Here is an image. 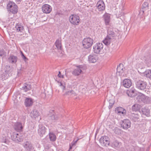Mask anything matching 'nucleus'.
Segmentation results:
<instances>
[{
    "mask_svg": "<svg viewBox=\"0 0 151 151\" xmlns=\"http://www.w3.org/2000/svg\"><path fill=\"white\" fill-rule=\"evenodd\" d=\"M8 11H10L13 14H17L18 12V7L17 5L14 2L9 1L7 5Z\"/></svg>",
    "mask_w": 151,
    "mask_h": 151,
    "instance_id": "1",
    "label": "nucleus"
},
{
    "mask_svg": "<svg viewBox=\"0 0 151 151\" xmlns=\"http://www.w3.org/2000/svg\"><path fill=\"white\" fill-rule=\"evenodd\" d=\"M12 140L17 143L22 142L23 140V137L22 134L19 133L13 132L11 135Z\"/></svg>",
    "mask_w": 151,
    "mask_h": 151,
    "instance_id": "2",
    "label": "nucleus"
},
{
    "mask_svg": "<svg viewBox=\"0 0 151 151\" xmlns=\"http://www.w3.org/2000/svg\"><path fill=\"white\" fill-rule=\"evenodd\" d=\"M103 44L102 43H97L93 47V51L96 54H101L103 51Z\"/></svg>",
    "mask_w": 151,
    "mask_h": 151,
    "instance_id": "3",
    "label": "nucleus"
},
{
    "mask_svg": "<svg viewBox=\"0 0 151 151\" xmlns=\"http://www.w3.org/2000/svg\"><path fill=\"white\" fill-rule=\"evenodd\" d=\"M93 42V40L90 37L84 38L82 41L83 45L84 48H88L91 46Z\"/></svg>",
    "mask_w": 151,
    "mask_h": 151,
    "instance_id": "4",
    "label": "nucleus"
},
{
    "mask_svg": "<svg viewBox=\"0 0 151 151\" xmlns=\"http://www.w3.org/2000/svg\"><path fill=\"white\" fill-rule=\"evenodd\" d=\"M136 87L138 89L143 90L146 88L147 83L145 81L142 80L136 81L135 82Z\"/></svg>",
    "mask_w": 151,
    "mask_h": 151,
    "instance_id": "5",
    "label": "nucleus"
},
{
    "mask_svg": "<svg viewBox=\"0 0 151 151\" xmlns=\"http://www.w3.org/2000/svg\"><path fill=\"white\" fill-rule=\"evenodd\" d=\"M76 67L77 68L75 69L72 72V74L76 76L79 75L82 70H85L86 68L85 66L82 65H77Z\"/></svg>",
    "mask_w": 151,
    "mask_h": 151,
    "instance_id": "6",
    "label": "nucleus"
},
{
    "mask_svg": "<svg viewBox=\"0 0 151 151\" xmlns=\"http://www.w3.org/2000/svg\"><path fill=\"white\" fill-rule=\"evenodd\" d=\"M109 139L107 136H102L99 139L100 143L103 146L108 147L110 144Z\"/></svg>",
    "mask_w": 151,
    "mask_h": 151,
    "instance_id": "7",
    "label": "nucleus"
},
{
    "mask_svg": "<svg viewBox=\"0 0 151 151\" xmlns=\"http://www.w3.org/2000/svg\"><path fill=\"white\" fill-rule=\"evenodd\" d=\"M69 21L72 24L77 25L80 22V18L76 14L72 15L70 17Z\"/></svg>",
    "mask_w": 151,
    "mask_h": 151,
    "instance_id": "8",
    "label": "nucleus"
},
{
    "mask_svg": "<svg viewBox=\"0 0 151 151\" xmlns=\"http://www.w3.org/2000/svg\"><path fill=\"white\" fill-rule=\"evenodd\" d=\"M23 146L26 151H31L34 149L32 144L29 141H26L23 144Z\"/></svg>",
    "mask_w": 151,
    "mask_h": 151,
    "instance_id": "9",
    "label": "nucleus"
},
{
    "mask_svg": "<svg viewBox=\"0 0 151 151\" xmlns=\"http://www.w3.org/2000/svg\"><path fill=\"white\" fill-rule=\"evenodd\" d=\"M116 32L115 29L114 28H109L107 30V36L112 39L114 38L117 36Z\"/></svg>",
    "mask_w": 151,
    "mask_h": 151,
    "instance_id": "10",
    "label": "nucleus"
},
{
    "mask_svg": "<svg viewBox=\"0 0 151 151\" xmlns=\"http://www.w3.org/2000/svg\"><path fill=\"white\" fill-rule=\"evenodd\" d=\"M121 127L124 129H127L131 127V122L129 119L123 120L121 124Z\"/></svg>",
    "mask_w": 151,
    "mask_h": 151,
    "instance_id": "11",
    "label": "nucleus"
},
{
    "mask_svg": "<svg viewBox=\"0 0 151 151\" xmlns=\"http://www.w3.org/2000/svg\"><path fill=\"white\" fill-rule=\"evenodd\" d=\"M96 6L99 11L102 12L105 9V5L104 1H99L96 4Z\"/></svg>",
    "mask_w": 151,
    "mask_h": 151,
    "instance_id": "12",
    "label": "nucleus"
},
{
    "mask_svg": "<svg viewBox=\"0 0 151 151\" xmlns=\"http://www.w3.org/2000/svg\"><path fill=\"white\" fill-rule=\"evenodd\" d=\"M126 93L128 96L133 98L137 95V92L136 90L134 88L127 90L126 91Z\"/></svg>",
    "mask_w": 151,
    "mask_h": 151,
    "instance_id": "13",
    "label": "nucleus"
},
{
    "mask_svg": "<svg viewBox=\"0 0 151 151\" xmlns=\"http://www.w3.org/2000/svg\"><path fill=\"white\" fill-rule=\"evenodd\" d=\"M42 10L43 13L48 14L52 11V8L50 5L45 4L43 5L42 7Z\"/></svg>",
    "mask_w": 151,
    "mask_h": 151,
    "instance_id": "14",
    "label": "nucleus"
},
{
    "mask_svg": "<svg viewBox=\"0 0 151 151\" xmlns=\"http://www.w3.org/2000/svg\"><path fill=\"white\" fill-rule=\"evenodd\" d=\"M46 132L45 127L42 124L39 125V129H38V132L40 137H42L45 134Z\"/></svg>",
    "mask_w": 151,
    "mask_h": 151,
    "instance_id": "15",
    "label": "nucleus"
},
{
    "mask_svg": "<svg viewBox=\"0 0 151 151\" xmlns=\"http://www.w3.org/2000/svg\"><path fill=\"white\" fill-rule=\"evenodd\" d=\"M149 9L148 4L147 2H145L142 6L139 12V13L143 15L144 12Z\"/></svg>",
    "mask_w": 151,
    "mask_h": 151,
    "instance_id": "16",
    "label": "nucleus"
},
{
    "mask_svg": "<svg viewBox=\"0 0 151 151\" xmlns=\"http://www.w3.org/2000/svg\"><path fill=\"white\" fill-rule=\"evenodd\" d=\"M125 68L122 64H120L118 66L116 69L117 74L119 76H121L125 70Z\"/></svg>",
    "mask_w": 151,
    "mask_h": 151,
    "instance_id": "17",
    "label": "nucleus"
},
{
    "mask_svg": "<svg viewBox=\"0 0 151 151\" xmlns=\"http://www.w3.org/2000/svg\"><path fill=\"white\" fill-rule=\"evenodd\" d=\"M50 119L53 122H55L58 120L59 118V115L57 113L53 112L50 114L49 116Z\"/></svg>",
    "mask_w": 151,
    "mask_h": 151,
    "instance_id": "18",
    "label": "nucleus"
},
{
    "mask_svg": "<svg viewBox=\"0 0 151 151\" xmlns=\"http://www.w3.org/2000/svg\"><path fill=\"white\" fill-rule=\"evenodd\" d=\"M14 129L18 131H22L23 128V126L22 124L20 122H17L15 123L14 125Z\"/></svg>",
    "mask_w": 151,
    "mask_h": 151,
    "instance_id": "19",
    "label": "nucleus"
},
{
    "mask_svg": "<svg viewBox=\"0 0 151 151\" xmlns=\"http://www.w3.org/2000/svg\"><path fill=\"white\" fill-rule=\"evenodd\" d=\"M68 88L67 87L66 89L67 91L65 92L64 95L70 96L71 97L76 96V94L74 91L72 89H68Z\"/></svg>",
    "mask_w": 151,
    "mask_h": 151,
    "instance_id": "20",
    "label": "nucleus"
},
{
    "mask_svg": "<svg viewBox=\"0 0 151 151\" xmlns=\"http://www.w3.org/2000/svg\"><path fill=\"white\" fill-rule=\"evenodd\" d=\"M9 62L12 64H15L17 60V57L14 55H11L8 59Z\"/></svg>",
    "mask_w": 151,
    "mask_h": 151,
    "instance_id": "21",
    "label": "nucleus"
},
{
    "mask_svg": "<svg viewBox=\"0 0 151 151\" xmlns=\"http://www.w3.org/2000/svg\"><path fill=\"white\" fill-rule=\"evenodd\" d=\"M124 86L126 88H129L132 85V82L129 79H124L123 82Z\"/></svg>",
    "mask_w": 151,
    "mask_h": 151,
    "instance_id": "22",
    "label": "nucleus"
},
{
    "mask_svg": "<svg viewBox=\"0 0 151 151\" xmlns=\"http://www.w3.org/2000/svg\"><path fill=\"white\" fill-rule=\"evenodd\" d=\"M32 87V85L30 83H26L24 84V86L22 87V89L25 92L30 90Z\"/></svg>",
    "mask_w": 151,
    "mask_h": 151,
    "instance_id": "23",
    "label": "nucleus"
},
{
    "mask_svg": "<svg viewBox=\"0 0 151 151\" xmlns=\"http://www.w3.org/2000/svg\"><path fill=\"white\" fill-rule=\"evenodd\" d=\"M103 16L106 25H109L110 20V15L108 14H105Z\"/></svg>",
    "mask_w": 151,
    "mask_h": 151,
    "instance_id": "24",
    "label": "nucleus"
},
{
    "mask_svg": "<svg viewBox=\"0 0 151 151\" xmlns=\"http://www.w3.org/2000/svg\"><path fill=\"white\" fill-rule=\"evenodd\" d=\"M33 103V100L31 98H27L25 100V105L26 107L32 106Z\"/></svg>",
    "mask_w": 151,
    "mask_h": 151,
    "instance_id": "25",
    "label": "nucleus"
},
{
    "mask_svg": "<svg viewBox=\"0 0 151 151\" xmlns=\"http://www.w3.org/2000/svg\"><path fill=\"white\" fill-rule=\"evenodd\" d=\"M115 112L119 114H126V111L122 107H118L116 108L115 109Z\"/></svg>",
    "mask_w": 151,
    "mask_h": 151,
    "instance_id": "26",
    "label": "nucleus"
},
{
    "mask_svg": "<svg viewBox=\"0 0 151 151\" xmlns=\"http://www.w3.org/2000/svg\"><path fill=\"white\" fill-rule=\"evenodd\" d=\"M88 59L90 62L95 63L96 61L97 57L95 55H91L88 56Z\"/></svg>",
    "mask_w": 151,
    "mask_h": 151,
    "instance_id": "27",
    "label": "nucleus"
},
{
    "mask_svg": "<svg viewBox=\"0 0 151 151\" xmlns=\"http://www.w3.org/2000/svg\"><path fill=\"white\" fill-rule=\"evenodd\" d=\"M40 113L38 111L36 110H33L30 113V116L33 118L35 119L39 115Z\"/></svg>",
    "mask_w": 151,
    "mask_h": 151,
    "instance_id": "28",
    "label": "nucleus"
},
{
    "mask_svg": "<svg viewBox=\"0 0 151 151\" xmlns=\"http://www.w3.org/2000/svg\"><path fill=\"white\" fill-rule=\"evenodd\" d=\"M131 119L134 122L139 121V116L138 114H132L131 116Z\"/></svg>",
    "mask_w": 151,
    "mask_h": 151,
    "instance_id": "29",
    "label": "nucleus"
},
{
    "mask_svg": "<svg viewBox=\"0 0 151 151\" xmlns=\"http://www.w3.org/2000/svg\"><path fill=\"white\" fill-rule=\"evenodd\" d=\"M121 145V143L116 140L113 141L112 144L111 146L114 148H119Z\"/></svg>",
    "mask_w": 151,
    "mask_h": 151,
    "instance_id": "30",
    "label": "nucleus"
},
{
    "mask_svg": "<svg viewBox=\"0 0 151 151\" xmlns=\"http://www.w3.org/2000/svg\"><path fill=\"white\" fill-rule=\"evenodd\" d=\"M145 95L140 93L137 97L136 99L137 101L139 103L142 102L144 98L145 97Z\"/></svg>",
    "mask_w": 151,
    "mask_h": 151,
    "instance_id": "31",
    "label": "nucleus"
},
{
    "mask_svg": "<svg viewBox=\"0 0 151 151\" xmlns=\"http://www.w3.org/2000/svg\"><path fill=\"white\" fill-rule=\"evenodd\" d=\"M49 137L51 141H55L56 139L55 135L52 132H50L49 133Z\"/></svg>",
    "mask_w": 151,
    "mask_h": 151,
    "instance_id": "32",
    "label": "nucleus"
},
{
    "mask_svg": "<svg viewBox=\"0 0 151 151\" xmlns=\"http://www.w3.org/2000/svg\"><path fill=\"white\" fill-rule=\"evenodd\" d=\"M141 106L137 104H135L132 106V110L133 111H136L140 109Z\"/></svg>",
    "mask_w": 151,
    "mask_h": 151,
    "instance_id": "33",
    "label": "nucleus"
},
{
    "mask_svg": "<svg viewBox=\"0 0 151 151\" xmlns=\"http://www.w3.org/2000/svg\"><path fill=\"white\" fill-rule=\"evenodd\" d=\"M111 39H112L109 37H108L107 36H106L104 40L103 41V42L106 45L108 46L110 44Z\"/></svg>",
    "mask_w": 151,
    "mask_h": 151,
    "instance_id": "34",
    "label": "nucleus"
},
{
    "mask_svg": "<svg viewBox=\"0 0 151 151\" xmlns=\"http://www.w3.org/2000/svg\"><path fill=\"white\" fill-rule=\"evenodd\" d=\"M55 44L56 47L58 49L61 50L62 46L61 42L59 40V39L56 40Z\"/></svg>",
    "mask_w": 151,
    "mask_h": 151,
    "instance_id": "35",
    "label": "nucleus"
},
{
    "mask_svg": "<svg viewBox=\"0 0 151 151\" xmlns=\"http://www.w3.org/2000/svg\"><path fill=\"white\" fill-rule=\"evenodd\" d=\"M16 31L18 32H21L24 30L23 27L20 24H17L15 26Z\"/></svg>",
    "mask_w": 151,
    "mask_h": 151,
    "instance_id": "36",
    "label": "nucleus"
},
{
    "mask_svg": "<svg viewBox=\"0 0 151 151\" xmlns=\"http://www.w3.org/2000/svg\"><path fill=\"white\" fill-rule=\"evenodd\" d=\"M144 74L145 76L147 78L151 79V70H147L144 73Z\"/></svg>",
    "mask_w": 151,
    "mask_h": 151,
    "instance_id": "37",
    "label": "nucleus"
},
{
    "mask_svg": "<svg viewBox=\"0 0 151 151\" xmlns=\"http://www.w3.org/2000/svg\"><path fill=\"white\" fill-rule=\"evenodd\" d=\"M144 97L145 98H144L142 102L145 104H150V98L147 96H146L145 95Z\"/></svg>",
    "mask_w": 151,
    "mask_h": 151,
    "instance_id": "38",
    "label": "nucleus"
},
{
    "mask_svg": "<svg viewBox=\"0 0 151 151\" xmlns=\"http://www.w3.org/2000/svg\"><path fill=\"white\" fill-rule=\"evenodd\" d=\"M142 113L145 115L147 116L150 113V110L147 109L146 108H144L142 109Z\"/></svg>",
    "mask_w": 151,
    "mask_h": 151,
    "instance_id": "39",
    "label": "nucleus"
},
{
    "mask_svg": "<svg viewBox=\"0 0 151 151\" xmlns=\"http://www.w3.org/2000/svg\"><path fill=\"white\" fill-rule=\"evenodd\" d=\"M11 69L10 66L6 65L5 67V72L7 74H9L11 72Z\"/></svg>",
    "mask_w": 151,
    "mask_h": 151,
    "instance_id": "40",
    "label": "nucleus"
},
{
    "mask_svg": "<svg viewBox=\"0 0 151 151\" xmlns=\"http://www.w3.org/2000/svg\"><path fill=\"white\" fill-rule=\"evenodd\" d=\"M113 130L116 134H119L121 133L120 129L117 127H114Z\"/></svg>",
    "mask_w": 151,
    "mask_h": 151,
    "instance_id": "41",
    "label": "nucleus"
},
{
    "mask_svg": "<svg viewBox=\"0 0 151 151\" xmlns=\"http://www.w3.org/2000/svg\"><path fill=\"white\" fill-rule=\"evenodd\" d=\"M109 108L111 109V108L113 106V105L114 104V101L112 99H110L109 101Z\"/></svg>",
    "mask_w": 151,
    "mask_h": 151,
    "instance_id": "42",
    "label": "nucleus"
},
{
    "mask_svg": "<svg viewBox=\"0 0 151 151\" xmlns=\"http://www.w3.org/2000/svg\"><path fill=\"white\" fill-rule=\"evenodd\" d=\"M78 139L75 141H73L71 142V143L70 144V147L69 150H70L72 149V147L73 146H74L76 145V143L77 141H78Z\"/></svg>",
    "mask_w": 151,
    "mask_h": 151,
    "instance_id": "43",
    "label": "nucleus"
},
{
    "mask_svg": "<svg viewBox=\"0 0 151 151\" xmlns=\"http://www.w3.org/2000/svg\"><path fill=\"white\" fill-rule=\"evenodd\" d=\"M59 86H61L63 90H65V84L64 83L60 82L59 83Z\"/></svg>",
    "mask_w": 151,
    "mask_h": 151,
    "instance_id": "44",
    "label": "nucleus"
},
{
    "mask_svg": "<svg viewBox=\"0 0 151 151\" xmlns=\"http://www.w3.org/2000/svg\"><path fill=\"white\" fill-rule=\"evenodd\" d=\"M6 52L3 49H1L0 50V56H2L6 54Z\"/></svg>",
    "mask_w": 151,
    "mask_h": 151,
    "instance_id": "45",
    "label": "nucleus"
},
{
    "mask_svg": "<svg viewBox=\"0 0 151 151\" xmlns=\"http://www.w3.org/2000/svg\"><path fill=\"white\" fill-rule=\"evenodd\" d=\"M22 58L25 61H26L27 60H28V59L25 56L22 57Z\"/></svg>",
    "mask_w": 151,
    "mask_h": 151,
    "instance_id": "46",
    "label": "nucleus"
},
{
    "mask_svg": "<svg viewBox=\"0 0 151 151\" xmlns=\"http://www.w3.org/2000/svg\"><path fill=\"white\" fill-rule=\"evenodd\" d=\"M58 76L59 77H60L61 73L60 71L59 72V73L58 74Z\"/></svg>",
    "mask_w": 151,
    "mask_h": 151,
    "instance_id": "47",
    "label": "nucleus"
},
{
    "mask_svg": "<svg viewBox=\"0 0 151 151\" xmlns=\"http://www.w3.org/2000/svg\"><path fill=\"white\" fill-rule=\"evenodd\" d=\"M21 52V56H22V58L25 56L24 55V54L23 53V52Z\"/></svg>",
    "mask_w": 151,
    "mask_h": 151,
    "instance_id": "48",
    "label": "nucleus"
},
{
    "mask_svg": "<svg viewBox=\"0 0 151 151\" xmlns=\"http://www.w3.org/2000/svg\"><path fill=\"white\" fill-rule=\"evenodd\" d=\"M64 77V76L63 75H61L60 76V77H59L60 78H63Z\"/></svg>",
    "mask_w": 151,
    "mask_h": 151,
    "instance_id": "49",
    "label": "nucleus"
},
{
    "mask_svg": "<svg viewBox=\"0 0 151 151\" xmlns=\"http://www.w3.org/2000/svg\"><path fill=\"white\" fill-rule=\"evenodd\" d=\"M16 0L17 2H21V1H22V0Z\"/></svg>",
    "mask_w": 151,
    "mask_h": 151,
    "instance_id": "50",
    "label": "nucleus"
},
{
    "mask_svg": "<svg viewBox=\"0 0 151 151\" xmlns=\"http://www.w3.org/2000/svg\"><path fill=\"white\" fill-rule=\"evenodd\" d=\"M147 94L150 93V91H148V90H147V91L146 92Z\"/></svg>",
    "mask_w": 151,
    "mask_h": 151,
    "instance_id": "51",
    "label": "nucleus"
},
{
    "mask_svg": "<svg viewBox=\"0 0 151 151\" xmlns=\"http://www.w3.org/2000/svg\"><path fill=\"white\" fill-rule=\"evenodd\" d=\"M150 60L151 59H150V57H149V59Z\"/></svg>",
    "mask_w": 151,
    "mask_h": 151,
    "instance_id": "52",
    "label": "nucleus"
},
{
    "mask_svg": "<svg viewBox=\"0 0 151 151\" xmlns=\"http://www.w3.org/2000/svg\"><path fill=\"white\" fill-rule=\"evenodd\" d=\"M42 94L45 96V93H43Z\"/></svg>",
    "mask_w": 151,
    "mask_h": 151,
    "instance_id": "53",
    "label": "nucleus"
},
{
    "mask_svg": "<svg viewBox=\"0 0 151 151\" xmlns=\"http://www.w3.org/2000/svg\"><path fill=\"white\" fill-rule=\"evenodd\" d=\"M68 151H70V150H69Z\"/></svg>",
    "mask_w": 151,
    "mask_h": 151,
    "instance_id": "54",
    "label": "nucleus"
}]
</instances>
